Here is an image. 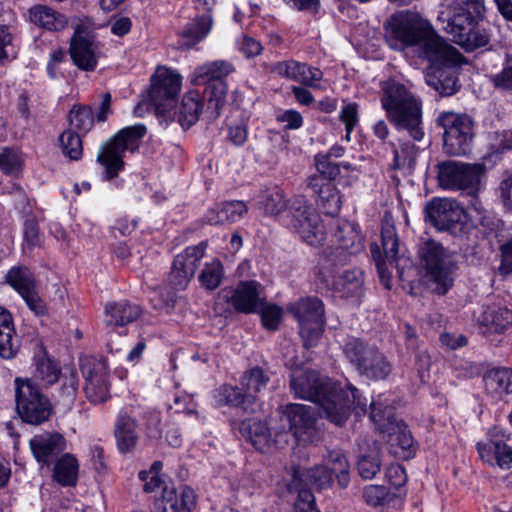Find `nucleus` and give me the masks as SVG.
I'll use <instances>...</instances> for the list:
<instances>
[{"label":"nucleus","instance_id":"42","mask_svg":"<svg viewBox=\"0 0 512 512\" xmlns=\"http://www.w3.org/2000/svg\"><path fill=\"white\" fill-rule=\"evenodd\" d=\"M206 247L207 244L205 242L187 247L184 252L178 254L174 258L173 263L175 266L179 267V269L184 270L185 273L193 277L201 259L204 256Z\"/></svg>","mask_w":512,"mask_h":512},{"label":"nucleus","instance_id":"41","mask_svg":"<svg viewBox=\"0 0 512 512\" xmlns=\"http://www.w3.org/2000/svg\"><path fill=\"white\" fill-rule=\"evenodd\" d=\"M368 451L362 452L357 461V470L361 478L365 480L373 479L382 467V460L378 446L373 443L370 447L367 444Z\"/></svg>","mask_w":512,"mask_h":512},{"label":"nucleus","instance_id":"43","mask_svg":"<svg viewBox=\"0 0 512 512\" xmlns=\"http://www.w3.org/2000/svg\"><path fill=\"white\" fill-rule=\"evenodd\" d=\"M381 243L385 256L383 260H386L389 266H394L399 254V239L394 225L388 219L382 224Z\"/></svg>","mask_w":512,"mask_h":512},{"label":"nucleus","instance_id":"45","mask_svg":"<svg viewBox=\"0 0 512 512\" xmlns=\"http://www.w3.org/2000/svg\"><path fill=\"white\" fill-rule=\"evenodd\" d=\"M261 203L265 213L271 216H277L284 210L288 211L290 205L278 187L265 190L261 196Z\"/></svg>","mask_w":512,"mask_h":512},{"label":"nucleus","instance_id":"50","mask_svg":"<svg viewBox=\"0 0 512 512\" xmlns=\"http://www.w3.org/2000/svg\"><path fill=\"white\" fill-rule=\"evenodd\" d=\"M270 378L268 374L260 367H254L245 372L242 377V385L248 395H254L264 389Z\"/></svg>","mask_w":512,"mask_h":512},{"label":"nucleus","instance_id":"3","mask_svg":"<svg viewBox=\"0 0 512 512\" xmlns=\"http://www.w3.org/2000/svg\"><path fill=\"white\" fill-rule=\"evenodd\" d=\"M380 102L387 119L398 131H406L417 142L424 138L421 103L405 85L395 80L383 82Z\"/></svg>","mask_w":512,"mask_h":512},{"label":"nucleus","instance_id":"51","mask_svg":"<svg viewBox=\"0 0 512 512\" xmlns=\"http://www.w3.org/2000/svg\"><path fill=\"white\" fill-rule=\"evenodd\" d=\"M69 123L77 131L87 133L94 124L93 111L88 106L74 105L69 113Z\"/></svg>","mask_w":512,"mask_h":512},{"label":"nucleus","instance_id":"2","mask_svg":"<svg viewBox=\"0 0 512 512\" xmlns=\"http://www.w3.org/2000/svg\"><path fill=\"white\" fill-rule=\"evenodd\" d=\"M384 27L385 39L394 50L415 47L418 56L431 64H443L455 58L456 50L438 36L430 22L416 11L395 12Z\"/></svg>","mask_w":512,"mask_h":512},{"label":"nucleus","instance_id":"48","mask_svg":"<svg viewBox=\"0 0 512 512\" xmlns=\"http://www.w3.org/2000/svg\"><path fill=\"white\" fill-rule=\"evenodd\" d=\"M61 388L60 397L65 406H70L77 394L78 390V374L74 368H65L60 374Z\"/></svg>","mask_w":512,"mask_h":512},{"label":"nucleus","instance_id":"59","mask_svg":"<svg viewBox=\"0 0 512 512\" xmlns=\"http://www.w3.org/2000/svg\"><path fill=\"white\" fill-rule=\"evenodd\" d=\"M298 80L301 84L310 87H317L318 82L322 79L323 73L320 69L301 63V68L298 73Z\"/></svg>","mask_w":512,"mask_h":512},{"label":"nucleus","instance_id":"30","mask_svg":"<svg viewBox=\"0 0 512 512\" xmlns=\"http://www.w3.org/2000/svg\"><path fill=\"white\" fill-rule=\"evenodd\" d=\"M483 381L488 394L495 399H502L512 393V368H493L485 373Z\"/></svg>","mask_w":512,"mask_h":512},{"label":"nucleus","instance_id":"28","mask_svg":"<svg viewBox=\"0 0 512 512\" xmlns=\"http://www.w3.org/2000/svg\"><path fill=\"white\" fill-rule=\"evenodd\" d=\"M457 56L458 52L456 51L454 60L448 61V63H455ZM446 64L447 62L443 64H432L434 67L432 68V72L427 75V83L438 91L440 95L451 96L458 91L460 85L458 84V79L453 68L438 67L441 65L445 66Z\"/></svg>","mask_w":512,"mask_h":512},{"label":"nucleus","instance_id":"27","mask_svg":"<svg viewBox=\"0 0 512 512\" xmlns=\"http://www.w3.org/2000/svg\"><path fill=\"white\" fill-rule=\"evenodd\" d=\"M20 348V340L9 310L0 306V357L12 359Z\"/></svg>","mask_w":512,"mask_h":512},{"label":"nucleus","instance_id":"11","mask_svg":"<svg viewBox=\"0 0 512 512\" xmlns=\"http://www.w3.org/2000/svg\"><path fill=\"white\" fill-rule=\"evenodd\" d=\"M15 401L20 417L32 425L47 421L52 411L48 398L28 379H15Z\"/></svg>","mask_w":512,"mask_h":512},{"label":"nucleus","instance_id":"4","mask_svg":"<svg viewBox=\"0 0 512 512\" xmlns=\"http://www.w3.org/2000/svg\"><path fill=\"white\" fill-rule=\"evenodd\" d=\"M145 133L146 127L142 124L128 126L102 145L97 161L105 168L108 179L115 178L124 168V152L137 150Z\"/></svg>","mask_w":512,"mask_h":512},{"label":"nucleus","instance_id":"39","mask_svg":"<svg viewBox=\"0 0 512 512\" xmlns=\"http://www.w3.org/2000/svg\"><path fill=\"white\" fill-rule=\"evenodd\" d=\"M219 402L224 404L241 407L244 411L255 412L256 410V397L255 395H248L246 392L243 394L238 387L231 385H224L219 391Z\"/></svg>","mask_w":512,"mask_h":512},{"label":"nucleus","instance_id":"25","mask_svg":"<svg viewBox=\"0 0 512 512\" xmlns=\"http://www.w3.org/2000/svg\"><path fill=\"white\" fill-rule=\"evenodd\" d=\"M196 504V496L188 486L180 487L178 490L164 487L160 509L161 512H190Z\"/></svg>","mask_w":512,"mask_h":512},{"label":"nucleus","instance_id":"18","mask_svg":"<svg viewBox=\"0 0 512 512\" xmlns=\"http://www.w3.org/2000/svg\"><path fill=\"white\" fill-rule=\"evenodd\" d=\"M466 214L459 203L448 198H434L425 206L426 219L440 231H454Z\"/></svg>","mask_w":512,"mask_h":512},{"label":"nucleus","instance_id":"15","mask_svg":"<svg viewBox=\"0 0 512 512\" xmlns=\"http://www.w3.org/2000/svg\"><path fill=\"white\" fill-rule=\"evenodd\" d=\"M81 369L85 378L84 392L93 404H101L110 397L108 364L105 359L87 357L82 361Z\"/></svg>","mask_w":512,"mask_h":512},{"label":"nucleus","instance_id":"40","mask_svg":"<svg viewBox=\"0 0 512 512\" xmlns=\"http://www.w3.org/2000/svg\"><path fill=\"white\" fill-rule=\"evenodd\" d=\"M418 152L419 148L416 144L400 140L398 147H395L393 150V161L390 164V168L393 170L405 169L411 172L415 166Z\"/></svg>","mask_w":512,"mask_h":512},{"label":"nucleus","instance_id":"5","mask_svg":"<svg viewBox=\"0 0 512 512\" xmlns=\"http://www.w3.org/2000/svg\"><path fill=\"white\" fill-rule=\"evenodd\" d=\"M421 259L426 268L428 288L438 295H444L453 285L451 256L443 246L434 240L423 243L420 249Z\"/></svg>","mask_w":512,"mask_h":512},{"label":"nucleus","instance_id":"12","mask_svg":"<svg viewBox=\"0 0 512 512\" xmlns=\"http://www.w3.org/2000/svg\"><path fill=\"white\" fill-rule=\"evenodd\" d=\"M386 401V398L384 401L379 398L371 402L370 418L382 433L387 434V441L391 446L400 448L406 452L405 456H410L413 453V437L407 425L394 417L392 408Z\"/></svg>","mask_w":512,"mask_h":512},{"label":"nucleus","instance_id":"31","mask_svg":"<svg viewBox=\"0 0 512 512\" xmlns=\"http://www.w3.org/2000/svg\"><path fill=\"white\" fill-rule=\"evenodd\" d=\"M246 212L247 207L244 202L228 201L210 209L205 216V221L210 225L233 223L240 220Z\"/></svg>","mask_w":512,"mask_h":512},{"label":"nucleus","instance_id":"9","mask_svg":"<svg viewBox=\"0 0 512 512\" xmlns=\"http://www.w3.org/2000/svg\"><path fill=\"white\" fill-rule=\"evenodd\" d=\"M290 225L301 239L311 246H319L325 240L326 231L320 215L304 196H296L288 208Z\"/></svg>","mask_w":512,"mask_h":512},{"label":"nucleus","instance_id":"33","mask_svg":"<svg viewBox=\"0 0 512 512\" xmlns=\"http://www.w3.org/2000/svg\"><path fill=\"white\" fill-rule=\"evenodd\" d=\"M30 21L39 27L50 31L63 30L67 24V18L46 5H36L29 9Z\"/></svg>","mask_w":512,"mask_h":512},{"label":"nucleus","instance_id":"44","mask_svg":"<svg viewBox=\"0 0 512 512\" xmlns=\"http://www.w3.org/2000/svg\"><path fill=\"white\" fill-rule=\"evenodd\" d=\"M6 281L21 296L36 289L34 276L26 267H13L10 269L6 274Z\"/></svg>","mask_w":512,"mask_h":512},{"label":"nucleus","instance_id":"34","mask_svg":"<svg viewBox=\"0 0 512 512\" xmlns=\"http://www.w3.org/2000/svg\"><path fill=\"white\" fill-rule=\"evenodd\" d=\"M234 70L233 65L224 60L208 62L195 69L193 83L200 85L214 81H224Z\"/></svg>","mask_w":512,"mask_h":512},{"label":"nucleus","instance_id":"57","mask_svg":"<svg viewBox=\"0 0 512 512\" xmlns=\"http://www.w3.org/2000/svg\"><path fill=\"white\" fill-rule=\"evenodd\" d=\"M259 309L263 326L271 331L277 330L282 319V309L271 304H261Z\"/></svg>","mask_w":512,"mask_h":512},{"label":"nucleus","instance_id":"47","mask_svg":"<svg viewBox=\"0 0 512 512\" xmlns=\"http://www.w3.org/2000/svg\"><path fill=\"white\" fill-rule=\"evenodd\" d=\"M327 462L331 465L330 472L336 475L339 487L346 488L350 482V466L346 456L340 451H332L328 455Z\"/></svg>","mask_w":512,"mask_h":512},{"label":"nucleus","instance_id":"38","mask_svg":"<svg viewBox=\"0 0 512 512\" xmlns=\"http://www.w3.org/2000/svg\"><path fill=\"white\" fill-rule=\"evenodd\" d=\"M482 322L494 332L507 331L512 328V309L504 306L488 307L482 315Z\"/></svg>","mask_w":512,"mask_h":512},{"label":"nucleus","instance_id":"26","mask_svg":"<svg viewBox=\"0 0 512 512\" xmlns=\"http://www.w3.org/2000/svg\"><path fill=\"white\" fill-rule=\"evenodd\" d=\"M333 237L339 249L347 251L350 255H356L364 249V239L358 226L347 220L336 221Z\"/></svg>","mask_w":512,"mask_h":512},{"label":"nucleus","instance_id":"49","mask_svg":"<svg viewBox=\"0 0 512 512\" xmlns=\"http://www.w3.org/2000/svg\"><path fill=\"white\" fill-rule=\"evenodd\" d=\"M60 374L61 370L54 360L43 357L37 361L34 377L43 385L54 384L59 379Z\"/></svg>","mask_w":512,"mask_h":512},{"label":"nucleus","instance_id":"23","mask_svg":"<svg viewBox=\"0 0 512 512\" xmlns=\"http://www.w3.org/2000/svg\"><path fill=\"white\" fill-rule=\"evenodd\" d=\"M307 185L318 195L317 203L327 215H336L341 208L339 191L331 181L312 175L307 180Z\"/></svg>","mask_w":512,"mask_h":512},{"label":"nucleus","instance_id":"32","mask_svg":"<svg viewBox=\"0 0 512 512\" xmlns=\"http://www.w3.org/2000/svg\"><path fill=\"white\" fill-rule=\"evenodd\" d=\"M204 99L198 91L187 92L178 108V121L184 128H189L195 124L203 111Z\"/></svg>","mask_w":512,"mask_h":512},{"label":"nucleus","instance_id":"61","mask_svg":"<svg viewBox=\"0 0 512 512\" xmlns=\"http://www.w3.org/2000/svg\"><path fill=\"white\" fill-rule=\"evenodd\" d=\"M388 495L387 489L384 486L369 485L363 490V497L365 502L373 507L383 504Z\"/></svg>","mask_w":512,"mask_h":512},{"label":"nucleus","instance_id":"58","mask_svg":"<svg viewBox=\"0 0 512 512\" xmlns=\"http://www.w3.org/2000/svg\"><path fill=\"white\" fill-rule=\"evenodd\" d=\"M301 63L295 60L280 61L271 67V72L289 80L297 81Z\"/></svg>","mask_w":512,"mask_h":512},{"label":"nucleus","instance_id":"53","mask_svg":"<svg viewBox=\"0 0 512 512\" xmlns=\"http://www.w3.org/2000/svg\"><path fill=\"white\" fill-rule=\"evenodd\" d=\"M60 143L63 153L72 160H78L82 156V141L76 132L66 130L60 135Z\"/></svg>","mask_w":512,"mask_h":512},{"label":"nucleus","instance_id":"64","mask_svg":"<svg viewBox=\"0 0 512 512\" xmlns=\"http://www.w3.org/2000/svg\"><path fill=\"white\" fill-rule=\"evenodd\" d=\"M501 263L499 272L501 275L512 274V237L500 246Z\"/></svg>","mask_w":512,"mask_h":512},{"label":"nucleus","instance_id":"22","mask_svg":"<svg viewBox=\"0 0 512 512\" xmlns=\"http://www.w3.org/2000/svg\"><path fill=\"white\" fill-rule=\"evenodd\" d=\"M70 56L75 65L85 71H93L97 66V56L92 39L80 31H75L70 41Z\"/></svg>","mask_w":512,"mask_h":512},{"label":"nucleus","instance_id":"52","mask_svg":"<svg viewBox=\"0 0 512 512\" xmlns=\"http://www.w3.org/2000/svg\"><path fill=\"white\" fill-rule=\"evenodd\" d=\"M204 85L205 94L208 96V109L212 108L211 116L216 117L225 102L227 85L225 81H214Z\"/></svg>","mask_w":512,"mask_h":512},{"label":"nucleus","instance_id":"35","mask_svg":"<svg viewBox=\"0 0 512 512\" xmlns=\"http://www.w3.org/2000/svg\"><path fill=\"white\" fill-rule=\"evenodd\" d=\"M78 470L77 459L72 454L66 453L55 462L52 477L62 486H75Z\"/></svg>","mask_w":512,"mask_h":512},{"label":"nucleus","instance_id":"36","mask_svg":"<svg viewBox=\"0 0 512 512\" xmlns=\"http://www.w3.org/2000/svg\"><path fill=\"white\" fill-rule=\"evenodd\" d=\"M242 435L257 450L264 451L270 445V431L265 422L260 420L243 421L240 426Z\"/></svg>","mask_w":512,"mask_h":512},{"label":"nucleus","instance_id":"19","mask_svg":"<svg viewBox=\"0 0 512 512\" xmlns=\"http://www.w3.org/2000/svg\"><path fill=\"white\" fill-rule=\"evenodd\" d=\"M259 284L255 281L240 282L235 288L226 287L219 292V298L241 313H254L261 307Z\"/></svg>","mask_w":512,"mask_h":512},{"label":"nucleus","instance_id":"55","mask_svg":"<svg viewBox=\"0 0 512 512\" xmlns=\"http://www.w3.org/2000/svg\"><path fill=\"white\" fill-rule=\"evenodd\" d=\"M21 157L17 151L4 149L0 153V170L7 175H17L21 170Z\"/></svg>","mask_w":512,"mask_h":512},{"label":"nucleus","instance_id":"8","mask_svg":"<svg viewBox=\"0 0 512 512\" xmlns=\"http://www.w3.org/2000/svg\"><path fill=\"white\" fill-rule=\"evenodd\" d=\"M288 311L298 321L304 346L306 348L315 346L325 326L323 302L317 297L301 298L291 303Z\"/></svg>","mask_w":512,"mask_h":512},{"label":"nucleus","instance_id":"60","mask_svg":"<svg viewBox=\"0 0 512 512\" xmlns=\"http://www.w3.org/2000/svg\"><path fill=\"white\" fill-rule=\"evenodd\" d=\"M24 243L27 247L33 248L41 243L38 222L34 217H27L24 223Z\"/></svg>","mask_w":512,"mask_h":512},{"label":"nucleus","instance_id":"14","mask_svg":"<svg viewBox=\"0 0 512 512\" xmlns=\"http://www.w3.org/2000/svg\"><path fill=\"white\" fill-rule=\"evenodd\" d=\"M282 419L289 424V431L298 442L307 444L319 439L317 415L312 406L287 404L282 408Z\"/></svg>","mask_w":512,"mask_h":512},{"label":"nucleus","instance_id":"56","mask_svg":"<svg viewBox=\"0 0 512 512\" xmlns=\"http://www.w3.org/2000/svg\"><path fill=\"white\" fill-rule=\"evenodd\" d=\"M315 164L319 172L318 176L326 181H331L340 174V165L331 161L330 155H316Z\"/></svg>","mask_w":512,"mask_h":512},{"label":"nucleus","instance_id":"37","mask_svg":"<svg viewBox=\"0 0 512 512\" xmlns=\"http://www.w3.org/2000/svg\"><path fill=\"white\" fill-rule=\"evenodd\" d=\"M212 26V16L202 14L197 16L192 22L188 23L182 30L180 36L182 45L188 48L194 46L200 40L207 36Z\"/></svg>","mask_w":512,"mask_h":512},{"label":"nucleus","instance_id":"63","mask_svg":"<svg viewBox=\"0 0 512 512\" xmlns=\"http://www.w3.org/2000/svg\"><path fill=\"white\" fill-rule=\"evenodd\" d=\"M497 88L512 89V57H508L502 71L492 77Z\"/></svg>","mask_w":512,"mask_h":512},{"label":"nucleus","instance_id":"29","mask_svg":"<svg viewBox=\"0 0 512 512\" xmlns=\"http://www.w3.org/2000/svg\"><path fill=\"white\" fill-rule=\"evenodd\" d=\"M141 312L140 306L126 300L109 302L105 306L104 321L107 326L122 327L138 319Z\"/></svg>","mask_w":512,"mask_h":512},{"label":"nucleus","instance_id":"20","mask_svg":"<svg viewBox=\"0 0 512 512\" xmlns=\"http://www.w3.org/2000/svg\"><path fill=\"white\" fill-rule=\"evenodd\" d=\"M291 478L287 485L290 492L311 487L322 490L332 484V473L322 465H316L307 469L292 466Z\"/></svg>","mask_w":512,"mask_h":512},{"label":"nucleus","instance_id":"17","mask_svg":"<svg viewBox=\"0 0 512 512\" xmlns=\"http://www.w3.org/2000/svg\"><path fill=\"white\" fill-rule=\"evenodd\" d=\"M181 80L179 74L164 66L158 67L151 76L149 98L159 112L164 113L174 103L181 88Z\"/></svg>","mask_w":512,"mask_h":512},{"label":"nucleus","instance_id":"1","mask_svg":"<svg viewBox=\"0 0 512 512\" xmlns=\"http://www.w3.org/2000/svg\"><path fill=\"white\" fill-rule=\"evenodd\" d=\"M290 387L295 397L317 403L325 417L338 426L346 422L351 409L356 415L367 411L366 399H362L358 389L349 386L344 390L314 370H294L290 377Z\"/></svg>","mask_w":512,"mask_h":512},{"label":"nucleus","instance_id":"21","mask_svg":"<svg viewBox=\"0 0 512 512\" xmlns=\"http://www.w3.org/2000/svg\"><path fill=\"white\" fill-rule=\"evenodd\" d=\"M29 444L35 459L47 466L65 449V439L58 432L37 434L31 438Z\"/></svg>","mask_w":512,"mask_h":512},{"label":"nucleus","instance_id":"6","mask_svg":"<svg viewBox=\"0 0 512 512\" xmlns=\"http://www.w3.org/2000/svg\"><path fill=\"white\" fill-rule=\"evenodd\" d=\"M321 281L341 297L359 296L364 284V273L360 268H344L337 256L325 258L319 270Z\"/></svg>","mask_w":512,"mask_h":512},{"label":"nucleus","instance_id":"46","mask_svg":"<svg viewBox=\"0 0 512 512\" xmlns=\"http://www.w3.org/2000/svg\"><path fill=\"white\" fill-rule=\"evenodd\" d=\"M224 278V268L222 263L214 259L204 265L200 272L199 281L207 290H215L218 288Z\"/></svg>","mask_w":512,"mask_h":512},{"label":"nucleus","instance_id":"7","mask_svg":"<svg viewBox=\"0 0 512 512\" xmlns=\"http://www.w3.org/2000/svg\"><path fill=\"white\" fill-rule=\"evenodd\" d=\"M346 357L357 370L370 379H385L392 371V365L376 346L366 345L357 338H350L344 345Z\"/></svg>","mask_w":512,"mask_h":512},{"label":"nucleus","instance_id":"13","mask_svg":"<svg viewBox=\"0 0 512 512\" xmlns=\"http://www.w3.org/2000/svg\"><path fill=\"white\" fill-rule=\"evenodd\" d=\"M437 168L438 180L442 187L460 190L475 188L485 171L484 164H468L454 160L441 162Z\"/></svg>","mask_w":512,"mask_h":512},{"label":"nucleus","instance_id":"62","mask_svg":"<svg viewBox=\"0 0 512 512\" xmlns=\"http://www.w3.org/2000/svg\"><path fill=\"white\" fill-rule=\"evenodd\" d=\"M294 491L298 493L294 504L295 512H319L315 507V498L309 489Z\"/></svg>","mask_w":512,"mask_h":512},{"label":"nucleus","instance_id":"54","mask_svg":"<svg viewBox=\"0 0 512 512\" xmlns=\"http://www.w3.org/2000/svg\"><path fill=\"white\" fill-rule=\"evenodd\" d=\"M358 104L357 103H347L345 104L340 113L339 120L344 124L346 135L345 138L347 141H350V135L359 122V113H358Z\"/></svg>","mask_w":512,"mask_h":512},{"label":"nucleus","instance_id":"10","mask_svg":"<svg viewBox=\"0 0 512 512\" xmlns=\"http://www.w3.org/2000/svg\"><path fill=\"white\" fill-rule=\"evenodd\" d=\"M437 124L444 130V149L449 155L460 156L469 152L473 133V121L467 114L443 111Z\"/></svg>","mask_w":512,"mask_h":512},{"label":"nucleus","instance_id":"24","mask_svg":"<svg viewBox=\"0 0 512 512\" xmlns=\"http://www.w3.org/2000/svg\"><path fill=\"white\" fill-rule=\"evenodd\" d=\"M137 420L127 412L121 411L116 419L114 435L117 448L121 453H128L134 450L137 445L139 434L137 431Z\"/></svg>","mask_w":512,"mask_h":512},{"label":"nucleus","instance_id":"16","mask_svg":"<svg viewBox=\"0 0 512 512\" xmlns=\"http://www.w3.org/2000/svg\"><path fill=\"white\" fill-rule=\"evenodd\" d=\"M508 435L504 428L493 426L486 434L485 441H479L476 449L480 458L501 469H508L512 464V448L506 444Z\"/></svg>","mask_w":512,"mask_h":512}]
</instances>
